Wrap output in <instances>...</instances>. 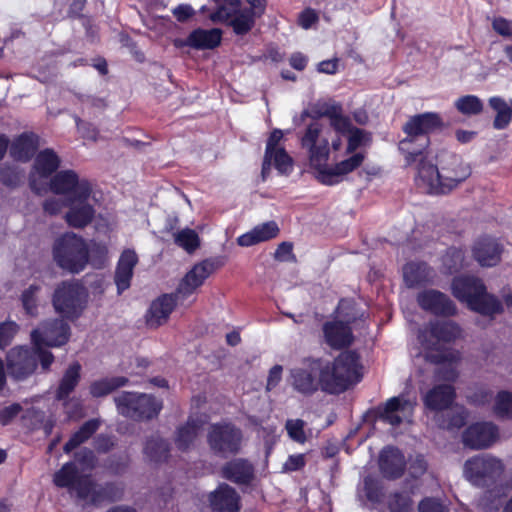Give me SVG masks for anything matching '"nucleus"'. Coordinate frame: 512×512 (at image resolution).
Masks as SVG:
<instances>
[{
  "label": "nucleus",
  "mask_w": 512,
  "mask_h": 512,
  "mask_svg": "<svg viewBox=\"0 0 512 512\" xmlns=\"http://www.w3.org/2000/svg\"><path fill=\"white\" fill-rule=\"evenodd\" d=\"M300 145L316 179L324 185L333 186L343 182L363 164L362 154L329 164L331 150L338 151L342 146V139L338 135H332V130L319 119H313L306 125L300 135Z\"/></svg>",
  "instance_id": "obj_1"
},
{
  "label": "nucleus",
  "mask_w": 512,
  "mask_h": 512,
  "mask_svg": "<svg viewBox=\"0 0 512 512\" xmlns=\"http://www.w3.org/2000/svg\"><path fill=\"white\" fill-rule=\"evenodd\" d=\"M435 166L421 160L418 166L416 184L425 193L440 195L455 189L471 175V168L452 153H442Z\"/></svg>",
  "instance_id": "obj_2"
},
{
  "label": "nucleus",
  "mask_w": 512,
  "mask_h": 512,
  "mask_svg": "<svg viewBox=\"0 0 512 512\" xmlns=\"http://www.w3.org/2000/svg\"><path fill=\"white\" fill-rule=\"evenodd\" d=\"M461 335L458 325L450 321L432 323L418 334L419 348L416 356H422L432 363H445L451 365L460 358L459 352L448 351L447 343Z\"/></svg>",
  "instance_id": "obj_3"
},
{
  "label": "nucleus",
  "mask_w": 512,
  "mask_h": 512,
  "mask_svg": "<svg viewBox=\"0 0 512 512\" xmlns=\"http://www.w3.org/2000/svg\"><path fill=\"white\" fill-rule=\"evenodd\" d=\"M362 376L358 355L344 352L331 363L323 361L321 389L327 393L338 394L360 382Z\"/></svg>",
  "instance_id": "obj_4"
},
{
  "label": "nucleus",
  "mask_w": 512,
  "mask_h": 512,
  "mask_svg": "<svg viewBox=\"0 0 512 512\" xmlns=\"http://www.w3.org/2000/svg\"><path fill=\"white\" fill-rule=\"evenodd\" d=\"M443 127V121L439 114L427 112L411 117L404 125L407 137L400 141L399 149L406 155L408 163L416 161L429 145L427 135Z\"/></svg>",
  "instance_id": "obj_5"
},
{
  "label": "nucleus",
  "mask_w": 512,
  "mask_h": 512,
  "mask_svg": "<svg viewBox=\"0 0 512 512\" xmlns=\"http://www.w3.org/2000/svg\"><path fill=\"white\" fill-rule=\"evenodd\" d=\"M453 295L461 302L483 315H495L503 310L501 302L487 294L481 280L474 277H458L452 283Z\"/></svg>",
  "instance_id": "obj_6"
},
{
  "label": "nucleus",
  "mask_w": 512,
  "mask_h": 512,
  "mask_svg": "<svg viewBox=\"0 0 512 512\" xmlns=\"http://www.w3.org/2000/svg\"><path fill=\"white\" fill-rule=\"evenodd\" d=\"M70 337V327L63 319H54L42 322L32 331L31 339L34 347L38 349L41 367L47 370L54 360L51 352L42 349V346L59 347L64 345Z\"/></svg>",
  "instance_id": "obj_7"
},
{
  "label": "nucleus",
  "mask_w": 512,
  "mask_h": 512,
  "mask_svg": "<svg viewBox=\"0 0 512 512\" xmlns=\"http://www.w3.org/2000/svg\"><path fill=\"white\" fill-rule=\"evenodd\" d=\"M53 255L62 269L79 273L88 263V246L80 236L66 233L55 241Z\"/></svg>",
  "instance_id": "obj_8"
},
{
  "label": "nucleus",
  "mask_w": 512,
  "mask_h": 512,
  "mask_svg": "<svg viewBox=\"0 0 512 512\" xmlns=\"http://www.w3.org/2000/svg\"><path fill=\"white\" fill-rule=\"evenodd\" d=\"M53 483L59 488H67L79 499L92 504H99L104 499L103 489L97 487L88 477L79 476L74 462L65 463L55 472Z\"/></svg>",
  "instance_id": "obj_9"
},
{
  "label": "nucleus",
  "mask_w": 512,
  "mask_h": 512,
  "mask_svg": "<svg viewBox=\"0 0 512 512\" xmlns=\"http://www.w3.org/2000/svg\"><path fill=\"white\" fill-rule=\"evenodd\" d=\"M88 292L76 281L62 282L54 291L52 303L55 311L62 317L74 320L84 311Z\"/></svg>",
  "instance_id": "obj_10"
},
{
  "label": "nucleus",
  "mask_w": 512,
  "mask_h": 512,
  "mask_svg": "<svg viewBox=\"0 0 512 512\" xmlns=\"http://www.w3.org/2000/svg\"><path fill=\"white\" fill-rule=\"evenodd\" d=\"M505 466L501 459L483 454L468 459L464 464L465 478L475 486L495 484L503 475Z\"/></svg>",
  "instance_id": "obj_11"
},
{
  "label": "nucleus",
  "mask_w": 512,
  "mask_h": 512,
  "mask_svg": "<svg viewBox=\"0 0 512 512\" xmlns=\"http://www.w3.org/2000/svg\"><path fill=\"white\" fill-rule=\"evenodd\" d=\"M120 414L133 419H151L162 408L160 401L147 394L123 392L114 398Z\"/></svg>",
  "instance_id": "obj_12"
},
{
  "label": "nucleus",
  "mask_w": 512,
  "mask_h": 512,
  "mask_svg": "<svg viewBox=\"0 0 512 512\" xmlns=\"http://www.w3.org/2000/svg\"><path fill=\"white\" fill-rule=\"evenodd\" d=\"M323 361L320 359L307 360L301 366L291 370V384L302 394H311L321 388Z\"/></svg>",
  "instance_id": "obj_13"
},
{
  "label": "nucleus",
  "mask_w": 512,
  "mask_h": 512,
  "mask_svg": "<svg viewBox=\"0 0 512 512\" xmlns=\"http://www.w3.org/2000/svg\"><path fill=\"white\" fill-rule=\"evenodd\" d=\"M60 162V158L52 149H45L37 154L30 176V186L34 192L42 194L47 191L44 180L59 168Z\"/></svg>",
  "instance_id": "obj_14"
},
{
  "label": "nucleus",
  "mask_w": 512,
  "mask_h": 512,
  "mask_svg": "<svg viewBox=\"0 0 512 512\" xmlns=\"http://www.w3.org/2000/svg\"><path fill=\"white\" fill-rule=\"evenodd\" d=\"M39 360L38 349L30 350L19 346L12 348L6 357L8 373L17 380L33 374Z\"/></svg>",
  "instance_id": "obj_15"
},
{
  "label": "nucleus",
  "mask_w": 512,
  "mask_h": 512,
  "mask_svg": "<svg viewBox=\"0 0 512 512\" xmlns=\"http://www.w3.org/2000/svg\"><path fill=\"white\" fill-rule=\"evenodd\" d=\"M49 189L58 195L68 198L80 194L81 197L92 193L91 184L86 179H79L73 170H63L56 173L49 182Z\"/></svg>",
  "instance_id": "obj_16"
},
{
  "label": "nucleus",
  "mask_w": 512,
  "mask_h": 512,
  "mask_svg": "<svg viewBox=\"0 0 512 512\" xmlns=\"http://www.w3.org/2000/svg\"><path fill=\"white\" fill-rule=\"evenodd\" d=\"M415 405V400H410L404 395L392 397L379 408V417L393 427L401 423H411Z\"/></svg>",
  "instance_id": "obj_17"
},
{
  "label": "nucleus",
  "mask_w": 512,
  "mask_h": 512,
  "mask_svg": "<svg viewBox=\"0 0 512 512\" xmlns=\"http://www.w3.org/2000/svg\"><path fill=\"white\" fill-rule=\"evenodd\" d=\"M258 16L243 6L241 0H226V25L236 35L247 34L255 25Z\"/></svg>",
  "instance_id": "obj_18"
},
{
  "label": "nucleus",
  "mask_w": 512,
  "mask_h": 512,
  "mask_svg": "<svg viewBox=\"0 0 512 512\" xmlns=\"http://www.w3.org/2000/svg\"><path fill=\"white\" fill-rule=\"evenodd\" d=\"M90 200L91 194L83 197L78 194L68 198L67 206L69 210L65 219L70 226L82 228L92 221L95 210Z\"/></svg>",
  "instance_id": "obj_19"
},
{
  "label": "nucleus",
  "mask_w": 512,
  "mask_h": 512,
  "mask_svg": "<svg viewBox=\"0 0 512 512\" xmlns=\"http://www.w3.org/2000/svg\"><path fill=\"white\" fill-rule=\"evenodd\" d=\"M498 428L490 422H481L469 426L463 434V442L473 449L491 446L498 439Z\"/></svg>",
  "instance_id": "obj_20"
},
{
  "label": "nucleus",
  "mask_w": 512,
  "mask_h": 512,
  "mask_svg": "<svg viewBox=\"0 0 512 512\" xmlns=\"http://www.w3.org/2000/svg\"><path fill=\"white\" fill-rule=\"evenodd\" d=\"M417 301L420 307L436 315H453L456 308L453 302L443 293L427 290L419 293Z\"/></svg>",
  "instance_id": "obj_21"
},
{
  "label": "nucleus",
  "mask_w": 512,
  "mask_h": 512,
  "mask_svg": "<svg viewBox=\"0 0 512 512\" xmlns=\"http://www.w3.org/2000/svg\"><path fill=\"white\" fill-rule=\"evenodd\" d=\"M214 270L215 265L210 260L196 264L179 284L177 293L182 297L192 294Z\"/></svg>",
  "instance_id": "obj_22"
},
{
  "label": "nucleus",
  "mask_w": 512,
  "mask_h": 512,
  "mask_svg": "<svg viewBox=\"0 0 512 512\" xmlns=\"http://www.w3.org/2000/svg\"><path fill=\"white\" fill-rule=\"evenodd\" d=\"M175 305L176 301L172 295L165 294L158 297L151 303L146 313L147 325L152 328L163 325L168 320Z\"/></svg>",
  "instance_id": "obj_23"
},
{
  "label": "nucleus",
  "mask_w": 512,
  "mask_h": 512,
  "mask_svg": "<svg viewBox=\"0 0 512 512\" xmlns=\"http://www.w3.org/2000/svg\"><path fill=\"white\" fill-rule=\"evenodd\" d=\"M137 263L138 256L134 250L127 249L122 252L117 263L114 277L119 294L129 288L133 270Z\"/></svg>",
  "instance_id": "obj_24"
},
{
  "label": "nucleus",
  "mask_w": 512,
  "mask_h": 512,
  "mask_svg": "<svg viewBox=\"0 0 512 512\" xmlns=\"http://www.w3.org/2000/svg\"><path fill=\"white\" fill-rule=\"evenodd\" d=\"M502 253V247L493 238L479 239L473 248V255L481 266H495L499 261Z\"/></svg>",
  "instance_id": "obj_25"
},
{
  "label": "nucleus",
  "mask_w": 512,
  "mask_h": 512,
  "mask_svg": "<svg viewBox=\"0 0 512 512\" xmlns=\"http://www.w3.org/2000/svg\"><path fill=\"white\" fill-rule=\"evenodd\" d=\"M455 391L450 384H441L433 387L423 395V402L427 409L440 411L447 409L453 402Z\"/></svg>",
  "instance_id": "obj_26"
},
{
  "label": "nucleus",
  "mask_w": 512,
  "mask_h": 512,
  "mask_svg": "<svg viewBox=\"0 0 512 512\" xmlns=\"http://www.w3.org/2000/svg\"><path fill=\"white\" fill-rule=\"evenodd\" d=\"M379 466L384 476L399 477L405 468L404 455L397 448L386 447L380 453Z\"/></svg>",
  "instance_id": "obj_27"
},
{
  "label": "nucleus",
  "mask_w": 512,
  "mask_h": 512,
  "mask_svg": "<svg viewBox=\"0 0 512 512\" xmlns=\"http://www.w3.org/2000/svg\"><path fill=\"white\" fill-rule=\"evenodd\" d=\"M279 234V227L276 222L269 221L255 226L252 230L238 237L237 243L240 246L248 247L261 242L271 240Z\"/></svg>",
  "instance_id": "obj_28"
},
{
  "label": "nucleus",
  "mask_w": 512,
  "mask_h": 512,
  "mask_svg": "<svg viewBox=\"0 0 512 512\" xmlns=\"http://www.w3.org/2000/svg\"><path fill=\"white\" fill-rule=\"evenodd\" d=\"M320 115L326 116L330 120L332 135L347 136L348 133L354 128L350 119L342 115V109L339 104H325L320 111Z\"/></svg>",
  "instance_id": "obj_29"
},
{
  "label": "nucleus",
  "mask_w": 512,
  "mask_h": 512,
  "mask_svg": "<svg viewBox=\"0 0 512 512\" xmlns=\"http://www.w3.org/2000/svg\"><path fill=\"white\" fill-rule=\"evenodd\" d=\"M326 342L334 348H341L351 344L353 336L351 328L347 323L341 321H330L324 325Z\"/></svg>",
  "instance_id": "obj_30"
},
{
  "label": "nucleus",
  "mask_w": 512,
  "mask_h": 512,
  "mask_svg": "<svg viewBox=\"0 0 512 512\" xmlns=\"http://www.w3.org/2000/svg\"><path fill=\"white\" fill-rule=\"evenodd\" d=\"M221 35L220 29H196L190 33L185 44L195 49H212L220 43Z\"/></svg>",
  "instance_id": "obj_31"
},
{
  "label": "nucleus",
  "mask_w": 512,
  "mask_h": 512,
  "mask_svg": "<svg viewBox=\"0 0 512 512\" xmlns=\"http://www.w3.org/2000/svg\"><path fill=\"white\" fill-rule=\"evenodd\" d=\"M254 477V467L244 459H235L226 465V479L237 484H249Z\"/></svg>",
  "instance_id": "obj_32"
},
{
  "label": "nucleus",
  "mask_w": 512,
  "mask_h": 512,
  "mask_svg": "<svg viewBox=\"0 0 512 512\" xmlns=\"http://www.w3.org/2000/svg\"><path fill=\"white\" fill-rule=\"evenodd\" d=\"M38 148V137L34 134H23L11 145L12 157L21 161H28Z\"/></svg>",
  "instance_id": "obj_33"
},
{
  "label": "nucleus",
  "mask_w": 512,
  "mask_h": 512,
  "mask_svg": "<svg viewBox=\"0 0 512 512\" xmlns=\"http://www.w3.org/2000/svg\"><path fill=\"white\" fill-rule=\"evenodd\" d=\"M403 277L408 287H416L432 279V271L425 263H408L403 268Z\"/></svg>",
  "instance_id": "obj_34"
},
{
  "label": "nucleus",
  "mask_w": 512,
  "mask_h": 512,
  "mask_svg": "<svg viewBox=\"0 0 512 512\" xmlns=\"http://www.w3.org/2000/svg\"><path fill=\"white\" fill-rule=\"evenodd\" d=\"M489 106L496 112L493 121V127L497 130H503L508 127L512 119V106L500 96L490 97Z\"/></svg>",
  "instance_id": "obj_35"
},
{
  "label": "nucleus",
  "mask_w": 512,
  "mask_h": 512,
  "mask_svg": "<svg viewBox=\"0 0 512 512\" xmlns=\"http://www.w3.org/2000/svg\"><path fill=\"white\" fill-rule=\"evenodd\" d=\"M371 142V135L363 129L354 127L347 135L346 157L355 154H362L363 161L366 158V153L361 151V148L369 146Z\"/></svg>",
  "instance_id": "obj_36"
},
{
  "label": "nucleus",
  "mask_w": 512,
  "mask_h": 512,
  "mask_svg": "<svg viewBox=\"0 0 512 512\" xmlns=\"http://www.w3.org/2000/svg\"><path fill=\"white\" fill-rule=\"evenodd\" d=\"M80 370L79 363H73L68 367L60 381L56 393L57 399H65L74 390L80 379Z\"/></svg>",
  "instance_id": "obj_37"
},
{
  "label": "nucleus",
  "mask_w": 512,
  "mask_h": 512,
  "mask_svg": "<svg viewBox=\"0 0 512 512\" xmlns=\"http://www.w3.org/2000/svg\"><path fill=\"white\" fill-rule=\"evenodd\" d=\"M200 427V422L195 419H189L185 425L181 426L175 439L178 449L187 450L197 438Z\"/></svg>",
  "instance_id": "obj_38"
},
{
  "label": "nucleus",
  "mask_w": 512,
  "mask_h": 512,
  "mask_svg": "<svg viewBox=\"0 0 512 512\" xmlns=\"http://www.w3.org/2000/svg\"><path fill=\"white\" fill-rule=\"evenodd\" d=\"M174 243L191 254L200 246V238L197 232L191 228H183L172 233Z\"/></svg>",
  "instance_id": "obj_39"
},
{
  "label": "nucleus",
  "mask_w": 512,
  "mask_h": 512,
  "mask_svg": "<svg viewBox=\"0 0 512 512\" xmlns=\"http://www.w3.org/2000/svg\"><path fill=\"white\" fill-rule=\"evenodd\" d=\"M128 382L126 377L117 376L94 381L90 386V393L93 397H103L120 388Z\"/></svg>",
  "instance_id": "obj_40"
},
{
  "label": "nucleus",
  "mask_w": 512,
  "mask_h": 512,
  "mask_svg": "<svg viewBox=\"0 0 512 512\" xmlns=\"http://www.w3.org/2000/svg\"><path fill=\"white\" fill-rule=\"evenodd\" d=\"M99 428V421L96 419H91L85 422L81 428L73 434L70 440L65 444L64 451L69 453L81 443L85 442L90 436L96 432Z\"/></svg>",
  "instance_id": "obj_41"
},
{
  "label": "nucleus",
  "mask_w": 512,
  "mask_h": 512,
  "mask_svg": "<svg viewBox=\"0 0 512 512\" xmlns=\"http://www.w3.org/2000/svg\"><path fill=\"white\" fill-rule=\"evenodd\" d=\"M456 109L463 115H478L483 111V101L476 95L459 97L454 103Z\"/></svg>",
  "instance_id": "obj_42"
},
{
  "label": "nucleus",
  "mask_w": 512,
  "mask_h": 512,
  "mask_svg": "<svg viewBox=\"0 0 512 512\" xmlns=\"http://www.w3.org/2000/svg\"><path fill=\"white\" fill-rule=\"evenodd\" d=\"M41 286L32 284L22 292L21 303L26 314L31 317L38 316L39 293Z\"/></svg>",
  "instance_id": "obj_43"
},
{
  "label": "nucleus",
  "mask_w": 512,
  "mask_h": 512,
  "mask_svg": "<svg viewBox=\"0 0 512 512\" xmlns=\"http://www.w3.org/2000/svg\"><path fill=\"white\" fill-rule=\"evenodd\" d=\"M207 442L214 454L222 455L224 452V425L211 424L207 430Z\"/></svg>",
  "instance_id": "obj_44"
},
{
  "label": "nucleus",
  "mask_w": 512,
  "mask_h": 512,
  "mask_svg": "<svg viewBox=\"0 0 512 512\" xmlns=\"http://www.w3.org/2000/svg\"><path fill=\"white\" fill-rule=\"evenodd\" d=\"M144 453L152 461H162L167 457L168 445L163 439L153 437L147 441Z\"/></svg>",
  "instance_id": "obj_45"
},
{
  "label": "nucleus",
  "mask_w": 512,
  "mask_h": 512,
  "mask_svg": "<svg viewBox=\"0 0 512 512\" xmlns=\"http://www.w3.org/2000/svg\"><path fill=\"white\" fill-rule=\"evenodd\" d=\"M494 413L499 418L512 417V394L507 391H501L495 397L493 406Z\"/></svg>",
  "instance_id": "obj_46"
},
{
  "label": "nucleus",
  "mask_w": 512,
  "mask_h": 512,
  "mask_svg": "<svg viewBox=\"0 0 512 512\" xmlns=\"http://www.w3.org/2000/svg\"><path fill=\"white\" fill-rule=\"evenodd\" d=\"M271 165H274L280 173L286 174L292 169V158L286 153L285 149H276L270 163L266 165V172Z\"/></svg>",
  "instance_id": "obj_47"
},
{
  "label": "nucleus",
  "mask_w": 512,
  "mask_h": 512,
  "mask_svg": "<svg viewBox=\"0 0 512 512\" xmlns=\"http://www.w3.org/2000/svg\"><path fill=\"white\" fill-rule=\"evenodd\" d=\"M224 511V486L220 484L214 491L207 496V503L203 507V512H223Z\"/></svg>",
  "instance_id": "obj_48"
},
{
  "label": "nucleus",
  "mask_w": 512,
  "mask_h": 512,
  "mask_svg": "<svg viewBox=\"0 0 512 512\" xmlns=\"http://www.w3.org/2000/svg\"><path fill=\"white\" fill-rule=\"evenodd\" d=\"M282 138H283V132L279 129H275L270 134V137L268 138L267 145H266L265 158H264L263 167H262L263 175L266 174V165L270 163L274 150L283 149L282 147L278 146V144L282 140Z\"/></svg>",
  "instance_id": "obj_49"
},
{
  "label": "nucleus",
  "mask_w": 512,
  "mask_h": 512,
  "mask_svg": "<svg viewBox=\"0 0 512 512\" xmlns=\"http://www.w3.org/2000/svg\"><path fill=\"white\" fill-rule=\"evenodd\" d=\"M19 330V325L14 321L0 323V348L7 347Z\"/></svg>",
  "instance_id": "obj_50"
},
{
  "label": "nucleus",
  "mask_w": 512,
  "mask_h": 512,
  "mask_svg": "<svg viewBox=\"0 0 512 512\" xmlns=\"http://www.w3.org/2000/svg\"><path fill=\"white\" fill-rule=\"evenodd\" d=\"M389 509L391 512H410L412 501L408 494H394L389 500Z\"/></svg>",
  "instance_id": "obj_51"
},
{
  "label": "nucleus",
  "mask_w": 512,
  "mask_h": 512,
  "mask_svg": "<svg viewBox=\"0 0 512 512\" xmlns=\"http://www.w3.org/2000/svg\"><path fill=\"white\" fill-rule=\"evenodd\" d=\"M304 426V421L300 419L288 420L286 422V430L289 437L296 442L304 443L306 440Z\"/></svg>",
  "instance_id": "obj_52"
},
{
  "label": "nucleus",
  "mask_w": 512,
  "mask_h": 512,
  "mask_svg": "<svg viewBox=\"0 0 512 512\" xmlns=\"http://www.w3.org/2000/svg\"><path fill=\"white\" fill-rule=\"evenodd\" d=\"M242 442V433L234 426L226 424V452H237Z\"/></svg>",
  "instance_id": "obj_53"
},
{
  "label": "nucleus",
  "mask_w": 512,
  "mask_h": 512,
  "mask_svg": "<svg viewBox=\"0 0 512 512\" xmlns=\"http://www.w3.org/2000/svg\"><path fill=\"white\" fill-rule=\"evenodd\" d=\"M491 25L498 35L512 39V20L498 16L492 19Z\"/></svg>",
  "instance_id": "obj_54"
},
{
  "label": "nucleus",
  "mask_w": 512,
  "mask_h": 512,
  "mask_svg": "<svg viewBox=\"0 0 512 512\" xmlns=\"http://www.w3.org/2000/svg\"><path fill=\"white\" fill-rule=\"evenodd\" d=\"M419 512H448V507L437 498L427 497L418 505Z\"/></svg>",
  "instance_id": "obj_55"
},
{
  "label": "nucleus",
  "mask_w": 512,
  "mask_h": 512,
  "mask_svg": "<svg viewBox=\"0 0 512 512\" xmlns=\"http://www.w3.org/2000/svg\"><path fill=\"white\" fill-rule=\"evenodd\" d=\"M76 462L81 466L82 471L91 470L95 467L96 458L91 450L83 449L77 452Z\"/></svg>",
  "instance_id": "obj_56"
},
{
  "label": "nucleus",
  "mask_w": 512,
  "mask_h": 512,
  "mask_svg": "<svg viewBox=\"0 0 512 512\" xmlns=\"http://www.w3.org/2000/svg\"><path fill=\"white\" fill-rule=\"evenodd\" d=\"M319 20L317 12L311 8L303 10L298 16V24L303 29H310Z\"/></svg>",
  "instance_id": "obj_57"
},
{
  "label": "nucleus",
  "mask_w": 512,
  "mask_h": 512,
  "mask_svg": "<svg viewBox=\"0 0 512 512\" xmlns=\"http://www.w3.org/2000/svg\"><path fill=\"white\" fill-rule=\"evenodd\" d=\"M22 411V407L18 403H13L0 409V424L8 425Z\"/></svg>",
  "instance_id": "obj_58"
},
{
  "label": "nucleus",
  "mask_w": 512,
  "mask_h": 512,
  "mask_svg": "<svg viewBox=\"0 0 512 512\" xmlns=\"http://www.w3.org/2000/svg\"><path fill=\"white\" fill-rule=\"evenodd\" d=\"M305 458L303 454H295L288 457L283 465V470L286 472L297 471L304 467Z\"/></svg>",
  "instance_id": "obj_59"
},
{
  "label": "nucleus",
  "mask_w": 512,
  "mask_h": 512,
  "mask_svg": "<svg viewBox=\"0 0 512 512\" xmlns=\"http://www.w3.org/2000/svg\"><path fill=\"white\" fill-rule=\"evenodd\" d=\"M275 258L279 261H290L293 260V246L291 243L282 242L278 245L275 254Z\"/></svg>",
  "instance_id": "obj_60"
},
{
  "label": "nucleus",
  "mask_w": 512,
  "mask_h": 512,
  "mask_svg": "<svg viewBox=\"0 0 512 512\" xmlns=\"http://www.w3.org/2000/svg\"><path fill=\"white\" fill-rule=\"evenodd\" d=\"M239 495L233 489L226 486V512H236L239 510Z\"/></svg>",
  "instance_id": "obj_61"
},
{
  "label": "nucleus",
  "mask_w": 512,
  "mask_h": 512,
  "mask_svg": "<svg viewBox=\"0 0 512 512\" xmlns=\"http://www.w3.org/2000/svg\"><path fill=\"white\" fill-rule=\"evenodd\" d=\"M65 205H67V203L59 199L49 198L43 203V209L46 213L55 215L58 214Z\"/></svg>",
  "instance_id": "obj_62"
},
{
  "label": "nucleus",
  "mask_w": 512,
  "mask_h": 512,
  "mask_svg": "<svg viewBox=\"0 0 512 512\" xmlns=\"http://www.w3.org/2000/svg\"><path fill=\"white\" fill-rule=\"evenodd\" d=\"M282 372H283V368L280 365H275L270 369L268 379H267V389L268 390H272L273 388H275L278 385V383L280 382V380L282 378Z\"/></svg>",
  "instance_id": "obj_63"
},
{
  "label": "nucleus",
  "mask_w": 512,
  "mask_h": 512,
  "mask_svg": "<svg viewBox=\"0 0 512 512\" xmlns=\"http://www.w3.org/2000/svg\"><path fill=\"white\" fill-rule=\"evenodd\" d=\"M172 12L176 19L180 22L186 21L194 14L193 8L188 4L178 5L173 9Z\"/></svg>",
  "instance_id": "obj_64"
}]
</instances>
